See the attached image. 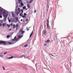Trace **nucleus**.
Returning a JSON list of instances; mask_svg holds the SVG:
<instances>
[{
    "instance_id": "49",
    "label": "nucleus",
    "mask_w": 73,
    "mask_h": 73,
    "mask_svg": "<svg viewBox=\"0 0 73 73\" xmlns=\"http://www.w3.org/2000/svg\"><path fill=\"white\" fill-rule=\"evenodd\" d=\"M19 32H22V30H20V31H19Z\"/></svg>"
},
{
    "instance_id": "51",
    "label": "nucleus",
    "mask_w": 73,
    "mask_h": 73,
    "mask_svg": "<svg viewBox=\"0 0 73 73\" xmlns=\"http://www.w3.org/2000/svg\"><path fill=\"white\" fill-rule=\"evenodd\" d=\"M25 9L26 11H27V8H25Z\"/></svg>"
},
{
    "instance_id": "18",
    "label": "nucleus",
    "mask_w": 73,
    "mask_h": 73,
    "mask_svg": "<svg viewBox=\"0 0 73 73\" xmlns=\"http://www.w3.org/2000/svg\"><path fill=\"white\" fill-rule=\"evenodd\" d=\"M7 26L8 27V28H9V27H10V25H8V24H7Z\"/></svg>"
},
{
    "instance_id": "45",
    "label": "nucleus",
    "mask_w": 73,
    "mask_h": 73,
    "mask_svg": "<svg viewBox=\"0 0 73 73\" xmlns=\"http://www.w3.org/2000/svg\"><path fill=\"white\" fill-rule=\"evenodd\" d=\"M46 44H44V46H46Z\"/></svg>"
},
{
    "instance_id": "22",
    "label": "nucleus",
    "mask_w": 73,
    "mask_h": 73,
    "mask_svg": "<svg viewBox=\"0 0 73 73\" xmlns=\"http://www.w3.org/2000/svg\"><path fill=\"white\" fill-rule=\"evenodd\" d=\"M3 27H5V25H6V24L4 23H3Z\"/></svg>"
},
{
    "instance_id": "33",
    "label": "nucleus",
    "mask_w": 73,
    "mask_h": 73,
    "mask_svg": "<svg viewBox=\"0 0 73 73\" xmlns=\"http://www.w3.org/2000/svg\"><path fill=\"white\" fill-rule=\"evenodd\" d=\"M21 5H24V4H23V3H21Z\"/></svg>"
},
{
    "instance_id": "61",
    "label": "nucleus",
    "mask_w": 73,
    "mask_h": 73,
    "mask_svg": "<svg viewBox=\"0 0 73 73\" xmlns=\"http://www.w3.org/2000/svg\"><path fill=\"white\" fill-rule=\"evenodd\" d=\"M22 37H23V35H22Z\"/></svg>"
},
{
    "instance_id": "3",
    "label": "nucleus",
    "mask_w": 73,
    "mask_h": 73,
    "mask_svg": "<svg viewBox=\"0 0 73 73\" xmlns=\"http://www.w3.org/2000/svg\"><path fill=\"white\" fill-rule=\"evenodd\" d=\"M19 40V38H16L11 40V42H14L15 43H16V41H17Z\"/></svg>"
},
{
    "instance_id": "52",
    "label": "nucleus",
    "mask_w": 73,
    "mask_h": 73,
    "mask_svg": "<svg viewBox=\"0 0 73 73\" xmlns=\"http://www.w3.org/2000/svg\"><path fill=\"white\" fill-rule=\"evenodd\" d=\"M16 38V36H15L14 38V39H15V38Z\"/></svg>"
},
{
    "instance_id": "48",
    "label": "nucleus",
    "mask_w": 73,
    "mask_h": 73,
    "mask_svg": "<svg viewBox=\"0 0 73 73\" xmlns=\"http://www.w3.org/2000/svg\"><path fill=\"white\" fill-rule=\"evenodd\" d=\"M27 31H29V29H27Z\"/></svg>"
},
{
    "instance_id": "1",
    "label": "nucleus",
    "mask_w": 73,
    "mask_h": 73,
    "mask_svg": "<svg viewBox=\"0 0 73 73\" xmlns=\"http://www.w3.org/2000/svg\"><path fill=\"white\" fill-rule=\"evenodd\" d=\"M9 44V45H11L12 44H15V42H9L8 41H4L3 42V45H7V44Z\"/></svg>"
},
{
    "instance_id": "26",
    "label": "nucleus",
    "mask_w": 73,
    "mask_h": 73,
    "mask_svg": "<svg viewBox=\"0 0 73 73\" xmlns=\"http://www.w3.org/2000/svg\"><path fill=\"white\" fill-rule=\"evenodd\" d=\"M18 0V1H19L18 2V3L20 4V3H21V2H20V1H21V0Z\"/></svg>"
},
{
    "instance_id": "10",
    "label": "nucleus",
    "mask_w": 73,
    "mask_h": 73,
    "mask_svg": "<svg viewBox=\"0 0 73 73\" xmlns=\"http://www.w3.org/2000/svg\"><path fill=\"white\" fill-rule=\"evenodd\" d=\"M3 41H1L0 40V44H3Z\"/></svg>"
},
{
    "instance_id": "29",
    "label": "nucleus",
    "mask_w": 73,
    "mask_h": 73,
    "mask_svg": "<svg viewBox=\"0 0 73 73\" xmlns=\"http://www.w3.org/2000/svg\"><path fill=\"white\" fill-rule=\"evenodd\" d=\"M28 46V44H26V45L24 46V47H27Z\"/></svg>"
},
{
    "instance_id": "14",
    "label": "nucleus",
    "mask_w": 73,
    "mask_h": 73,
    "mask_svg": "<svg viewBox=\"0 0 73 73\" xmlns=\"http://www.w3.org/2000/svg\"><path fill=\"white\" fill-rule=\"evenodd\" d=\"M3 10L2 9H0V14H1V13H2L3 12Z\"/></svg>"
},
{
    "instance_id": "32",
    "label": "nucleus",
    "mask_w": 73,
    "mask_h": 73,
    "mask_svg": "<svg viewBox=\"0 0 73 73\" xmlns=\"http://www.w3.org/2000/svg\"><path fill=\"white\" fill-rule=\"evenodd\" d=\"M2 68L4 70H5V68L4 67L2 66Z\"/></svg>"
},
{
    "instance_id": "60",
    "label": "nucleus",
    "mask_w": 73,
    "mask_h": 73,
    "mask_svg": "<svg viewBox=\"0 0 73 73\" xmlns=\"http://www.w3.org/2000/svg\"><path fill=\"white\" fill-rule=\"evenodd\" d=\"M31 28V27H29V28Z\"/></svg>"
},
{
    "instance_id": "19",
    "label": "nucleus",
    "mask_w": 73,
    "mask_h": 73,
    "mask_svg": "<svg viewBox=\"0 0 73 73\" xmlns=\"http://www.w3.org/2000/svg\"><path fill=\"white\" fill-rule=\"evenodd\" d=\"M15 20L16 21H18L19 19L17 17H16L15 18Z\"/></svg>"
},
{
    "instance_id": "21",
    "label": "nucleus",
    "mask_w": 73,
    "mask_h": 73,
    "mask_svg": "<svg viewBox=\"0 0 73 73\" xmlns=\"http://www.w3.org/2000/svg\"><path fill=\"white\" fill-rule=\"evenodd\" d=\"M22 17L23 18H27V17L24 16V15H23L22 16Z\"/></svg>"
},
{
    "instance_id": "40",
    "label": "nucleus",
    "mask_w": 73,
    "mask_h": 73,
    "mask_svg": "<svg viewBox=\"0 0 73 73\" xmlns=\"http://www.w3.org/2000/svg\"><path fill=\"white\" fill-rule=\"evenodd\" d=\"M1 25H2L0 23V27H1Z\"/></svg>"
},
{
    "instance_id": "34",
    "label": "nucleus",
    "mask_w": 73,
    "mask_h": 73,
    "mask_svg": "<svg viewBox=\"0 0 73 73\" xmlns=\"http://www.w3.org/2000/svg\"><path fill=\"white\" fill-rule=\"evenodd\" d=\"M8 21H9V23H11V19H9Z\"/></svg>"
},
{
    "instance_id": "58",
    "label": "nucleus",
    "mask_w": 73,
    "mask_h": 73,
    "mask_svg": "<svg viewBox=\"0 0 73 73\" xmlns=\"http://www.w3.org/2000/svg\"><path fill=\"white\" fill-rule=\"evenodd\" d=\"M72 38H73H73L72 37Z\"/></svg>"
},
{
    "instance_id": "39",
    "label": "nucleus",
    "mask_w": 73,
    "mask_h": 73,
    "mask_svg": "<svg viewBox=\"0 0 73 73\" xmlns=\"http://www.w3.org/2000/svg\"><path fill=\"white\" fill-rule=\"evenodd\" d=\"M7 52H5L4 53V54H7Z\"/></svg>"
},
{
    "instance_id": "8",
    "label": "nucleus",
    "mask_w": 73,
    "mask_h": 73,
    "mask_svg": "<svg viewBox=\"0 0 73 73\" xmlns=\"http://www.w3.org/2000/svg\"><path fill=\"white\" fill-rule=\"evenodd\" d=\"M27 6L28 8H31V6H30V5L29 4H28L27 5Z\"/></svg>"
},
{
    "instance_id": "23",
    "label": "nucleus",
    "mask_w": 73,
    "mask_h": 73,
    "mask_svg": "<svg viewBox=\"0 0 73 73\" xmlns=\"http://www.w3.org/2000/svg\"><path fill=\"white\" fill-rule=\"evenodd\" d=\"M19 15L21 16H23V13H20V14H19Z\"/></svg>"
},
{
    "instance_id": "27",
    "label": "nucleus",
    "mask_w": 73,
    "mask_h": 73,
    "mask_svg": "<svg viewBox=\"0 0 73 73\" xmlns=\"http://www.w3.org/2000/svg\"><path fill=\"white\" fill-rule=\"evenodd\" d=\"M23 9H25V8H26V7L25 6L23 7Z\"/></svg>"
},
{
    "instance_id": "7",
    "label": "nucleus",
    "mask_w": 73,
    "mask_h": 73,
    "mask_svg": "<svg viewBox=\"0 0 73 73\" xmlns=\"http://www.w3.org/2000/svg\"><path fill=\"white\" fill-rule=\"evenodd\" d=\"M50 42V40L49 39H48L47 41H46V42L47 43V44L49 43V42Z\"/></svg>"
},
{
    "instance_id": "54",
    "label": "nucleus",
    "mask_w": 73,
    "mask_h": 73,
    "mask_svg": "<svg viewBox=\"0 0 73 73\" xmlns=\"http://www.w3.org/2000/svg\"><path fill=\"white\" fill-rule=\"evenodd\" d=\"M21 5H19V7H21Z\"/></svg>"
},
{
    "instance_id": "37",
    "label": "nucleus",
    "mask_w": 73,
    "mask_h": 73,
    "mask_svg": "<svg viewBox=\"0 0 73 73\" xmlns=\"http://www.w3.org/2000/svg\"><path fill=\"white\" fill-rule=\"evenodd\" d=\"M21 11L22 13H23V10L22 9H21Z\"/></svg>"
},
{
    "instance_id": "9",
    "label": "nucleus",
    "mask_w": 73,
    "mask_h": 73,
    "mask_svg": "<svg viewBox=\"0 0 73 73\" xmlns=\"http://www.w3.org/2000/svg\"><path fill=\"white\" fill-rule=\"evenodd\" d=\"M33 34V31L32 33L30 35V37H32V36Z\"/></svg>"
},
{
    "instance_id": "13",
    "label": "nucleus",
    "mask_w": 73,
    "mask_h": 73,
    "mask_svg": "<svg viewBox=\"0 0 73 73\" xmlns=\"http://www.w3.org/2000/svg\"><path fill=\"white\" fill-rule=\"evenodd\" d=\"M18 11L19 12H21V9H20V8H18Z\"/></svg>"
},
{
    "instance_id": "56",
    "label": "nucleus",
    "mask_w": 73,
    "mask_h": 73,
    "mask_svg": "<svg viewBox=\"0 0 73 73\" xmlns=\"http://www.w3.org/2000/svg\"><path fill=\"white\" fill-rule=\"evenodd\" d=\"M27 29H28V27H27Z\"/></svg>"
},
{
    "instance_id": "15",
    "label": "nucleus",
    "mask_w": 73,
    "mask_h": 73,
    "mask_svg": "<svg viewBox=\"0 0 73 73\" xmlns=\"http://www.w3.org/2000/svg\"><path fill=\"white\" fill-rule=\"evenodd\" d=\"M33 1V0H30V1H29V4H31V3H32Z\"/></svg>"
},
{
    "instance_id": "44",
    "label": "nucleus",
    "mask_w": 73,
    "mask_h": 73,
    "mask_svg": "<svg viewBox=\"0 0 73 73\" xmlns=\"http://www.w3.org/2000/svg\"><path fill=\"white\" fill-rule=\"evenodd\" d=\"M50 54V55H51V56H53V55H52V54Z\"/></svg>"
},
{
    "instance_id": "42",
    "label": "nucleus",
    "mask_w": 73,
    "mask_h": 73,
    "mask_svg": "<svg viewBox=\"0 0 73 73\" xmlns=\"http://www.w3.org/2000/svg\"><path fill=\"white\" fill-rule=\"evenodd\" d=\"M36 10H35L34 11V13H36Z\"/></svg>"
},
{
    "instance_id": "55",
    "label": "nucleus",
    "mask_w": 73,
    "mask_h": 73,
    "mask_svg": "<svg viewBox=\"0 0 73 73\" xmlns=\"http://www.w3.org/2000/svg\"><path fill=\"white\" fill-rule=\"evenodd\" d=\"M8 19H9V18L8 17Z\"/></svg>"
},
{
    "instance_id": "59",
    "label": "nucleus",
    "mask_w": 73,
    "mask_h": 73,
    "mask_svg": "<svg viewBox=\"0 0 73 73\" xmlns=\"http://www.w3.org/2000/svg\"><path fill=\"white\" fill-rule=\"evenodd\" d=\"M72 51H73V48H72Z\"/></svg>"
},
{
    "instance_id": "31",
    "label": "nucleus",
    "mask_w": 73,
    "mask_h": 73,
    "mask_svg": "<svg viewBox=\"0 0 73 73\" xmlns=\"http://www.w3.org/2000/svg\"><path fill=\"white\" fill-rule=\"evenodd\" d=\"M0 18H2V16L1 15V14H0Z\"/></svg>"
},
{
    "instance_id": "57",
    "label": "nucleus",
    "mask_w": 73,
    "mask_h": 73,
    "mask_svg": "<svg viewBox=\"0 0 73 73\" xmlns=\"http://www.w3.org/2000/svg\"><path fill=\"white\" fill-rule=\"evenodd\" d=\"M1 23H3V21H2Z\"/></svg>"
},
{
    "instance_id": "35",
    "label": "nucleus",
    "mask_w": 73,
    "mask_h": 73,
    "mask_svg": "<svg viewBox=\"0 0 73 73\" xmlns=\"http://www.w3.org/2000/svg\"><path fill=\"white\" fill-rule=\"evenodd\" d=\"M48 9H49V5H47Z\"/></svg>"
},
{
    "instance_id": "38",
    "label": "nucleus",
    "mask_w": 73,
    "mask_h": 73,
    "mask_svg": "<svg viewBox=\"0 0 73 73\" xmlns=\"http://www.w3.org/2000/svg\"><path fill=\"white\" fill-rule=\"evenodd\" d=\"M11 29H9V31H11Z\"/></svg>"
},
{
    "instance_id": "63",
    "label": "nucleus",
    "mask_w": 73,
    "mask_h": 73,
    "mask_svg": "<svg viewBox=\"0 0 73 73\" xmlns=\"http://www.w3.org/2000/svg\"><path fill=\"white\" fill-rule=\"evenodd\" d=\"M51 0H50V1Z\"/></svg>"
},
{
    "instance_id": "53",
    "label": "nucleus",
    "mask_w": 73,
    "mask_h": 73,
    "mask_svg": "<svg viewBox=\"0 0 73 73\" xmlns=\"http://www.w3.org/2000/svg\"><path fill=\"white\" fill-rule=\"evenodd\" d=\"M23 57H25V56H22V57H23Z\"/></svg>"
},
{
    "instance_id": "28",
    "label": "nucleus",
    "mask_w": 73,
    "mask_h": 73,
    "mask_svg": "<svg viewBox=\"0 0 73 73\" xmlns=\"http://www.w3.org/2000/svg\"><path fill=\"white\" fill-rule=\"evenodd\" d=\"M3 56H4V55H3L2 54L0 55V57H3Z\"/></svg>"
},
{
    "instance_id": "12",
    "label": "nucleus",
    "mask_w": 73,
    "mask_h": 73,
    "mask_svg": "<svg viewBox=\"0 0 73 73\" xmlns=\"http://www.w3.org/2000/svg\"><path fill=\"white\" fill-rule=\"evenodd\" d=\"M16 28H17L19 27V24H17L16 25Z\"/></svg>"
},
{
    "instance_id": "62",
    "label": "nucleus",
    "mask_w": 73,
    "mask_h": 73,
    "mask_svg": "<svg viewBox=\"0 0 73 73\" xmlns=\"http://www.w3.org/2000/svg\"><path fill=\"white\" fill-rule=\"evenodd\" d=\"M26 1H27V0H25Z\"/></svg>"
},
{
    "instance_id": "36",
    "label": "nucleus",
    "mask_w": 73,
    "mask_h": 73,
    "mask_svg": "<svg viewBox=\"0 0 73 73\" xmlns=\"http://www.w3.org/2000/svg\"><path fill=\"white\" fill-rule=\"evenodd\" d=\"M24 16H27V14H26V13H24Z\"/></svg>"
},
{
    "instance_id": "20",
    "label": "nucleus",
    "mask_w": 73,
    "mask_h": 73,
    "mask_svg": "<svg viewBox=\"0 0 73 73\" xmlns=\"http://www.w3.org/2000/svg\"><path fill=\"white\" fill-rule=\"evenodd\" d=\"M22 38V36H18V38Z\"/></svg>"
},
{
    "instance_id": "43",
    "label": "nucleus",
    "mask_w": 73,
    "mask_h": 73,
    "mask_svg": "<svg viewBox=\"0 0 73 73\" xmlns=\"http://www.w3.org/2000/svg\"><path fill=\"white\" fill-rule=\"evenodd\" d=\"M18 7V5H17L16 6V8H17V7Z\"/></svg>"
},
{
    "instance_id": "24",
    "label": "nucleus",
    "mask_w": 73,
    "mask_h": 73,
    "mask_svg": "<svg viewBox=\"0 0 73 73\" xmlns=\"http://www.w3.org/2000/svg\"><path fill=\"white\" fill-rule=\"evenodd\" d=\"M25 33V31H22V34H23V33Z\"/></svg>"
},
{
    "instance_id": "4",
    "label": "nucleus",
    "mask_w": 73,
    "mask_h": 73,
    "mask_svg": "<svg viewBox=\"0 0 73 73\" xmlns=\"http://www.w3.org/2000/svg\"><path fill=\"white\" fill-rule=\"evenodd\" d=\"M49 17H48V20H47V26L48 28V29H50V26H49Z\"/></svg>"
},
{
    "instance_id": "46",
    "label": "nucleus",
    "mask_w": 73,
    "mask_h": 73,
    "mask_svg": "<svg viewBox=\"0 0 73 73\" xmlns=\"http://www.w3.org/2000/svg\"><path fill=\"white\" fill-rule=\"evenodd\" d=\"M28 20V19H26V21H27Z\"/></svg>"
},
{
    "instance_id": "30",
    "label": "nucleus",
    "mask_w": 73,
    "mask_h": 73,
    "mask_svg": "<svg viewBox=\"0 0 73 73\" xmlns=\"http://www.w3.org/2000/svg\"><path fill=\"white\" fill-rule=\"evenodd\" d=\"M10 26L11 27H12L13 25V23H11L10 25Z\"/></svg>"
},
{
    "instance_id": "2",
    "label": "nucleus",
    "mask_w": 73,
    "mask_h": 73,
    "mask_svg": "<svg viewBox=\"0 0 73 73\" xmlns=\"http://www.w3.org/2000/svg\"><path fill=\"white\" fill-rule=\"evenodd\" d=\"M6 12L5 11H4L3 12V15L4 17H5V19H6L7 17L8 16V14L7 13H5Z\"/></svg>"
},
{
    "instance_id": "50",
    "label": "nucleus",
    "mask_w": 73,
    "mask_h": 73,
    "mask_svg": "<svg viewBox=\"0 0 73 73\" xmlns=\"http://www.w3.org/2000/svg\"><path fill=\"white\" fill-rule=\"evenodd\" d=\"M21 21H23V19H21Z\"/></svg>"
},
{
    "instance_id": "6",
    "label": "nucleus",
    "mask_w": 73,
    "mask_h": 73,
    "mask_svg": "<svg viewBox=\"0 0 73 73\" xmlns=\"http://www.w3.org/2000/svg\"><path fill=\"white\" fill-rule=\"evenodd\" d=\"M15 12L16 14H17V15H19V13H20V12H19V11H17V9H15Z\"/></svg>"
},
{
    "instance_id": "25",
    "label": "nucleus",
    "mask_w": 73,
    "mask_h": 73,
    "mask_svg": "<svg viewBox=\"0 0 73 73\" xmlns=\"http://www.w3.org/2000/svg\"><path fill=\"white\" fill-rule=\"evenodd\" d=\"M9 37H10V35H7V38H9Z\"/></svg>"
},
{
    "instance_id": "11",
    "label": "nucleus",
    "mask_w": 73,
    "mask_h": 73,
    "mask_svg": "<svg viewBox=\"0 0 73 73\" xmlns=\"http://www.w3.org/2000/svg\"><path fill=\"white\" fill-rule=\"evenodd\" d=\"M11 14L12 16H13V17H15V14H14V13H12Z\"/></svg>"
},
{
    "instance_id": "41",
    "label": "nucleus",
    "mask_w": 73,
    "mask_h": 73,
    "mask_svg": "<svg viewBox=\"0 0 73 73\" xmlns=\"http://www.w3.org/2000/svg\"><path fill=\"white\" fill-rule=\"evenodd\" d=\"M27 3H29V1H27Z\"/></svg>"
},
{
    "instance_id": "17",
    "label": "nucleus",
    "mask_w": 73,
    "mask_h": 73,
    "mask_svg": "<svg viewBox=\"0 0 73 73\" xmlns=\"http://www.w3.org/2000/svg\"><path fill=\"white\" fill-rule=\"evenodd\" d=\"M13 29H14V28H16V25H13Z\"/></svg>"
},
{
    "instance_id": "5",
    "label": "nucleus",
    "mask_w": 73,
    "mask_h": 73,
    "mask_svg": "<svg viewBox=\"0 0 73 73\" xmlns=\"http://www.w3.org/2000/svg\"><path fill=\"white\" fill-rule=\"evenodd\" d=\"M47 32H46V30H44L43 31V34L44 35H46Z\"/></svg>"
},
{
    "instance_id": "47",
    "label": "nucleus",
    "mask_w": 73,
    "mask_h": 73,
    "mask_svg": "<svg viewBox=\"0 0 73 73\" xmlns=\"http://www.w3.org/2000/svg\"><path fill=\"white\" fill-rule=\"evenodd\" d=\"M17 30H18V29L17 28V29H16V31H17Z\"/></svg>"
},
{
    "instance_id": "16",
    "label": "nucleus",
    "mask_w": 73,
    "mask_h": 73,
    "mask_svg": "<svg viewBox=\"0 0 73 73\" xmlns=\"http://www.w3.org/2000/svg\"><path fill=\"white\" fill-rule=\"evenodd\" d=\"M13 58V57L12 56L11 57L7 58H8V59H11V58Z\"/></svg>"
}]
</instances>
